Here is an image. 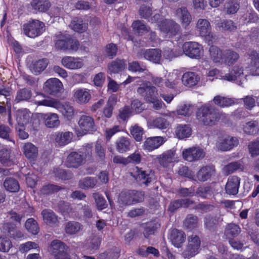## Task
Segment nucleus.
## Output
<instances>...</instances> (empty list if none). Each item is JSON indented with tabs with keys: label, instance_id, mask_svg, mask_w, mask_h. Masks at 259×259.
I'll list each match as a JSON object with an SVG mask.
<instances>
[{
	"label": "nucleus",
	"instance_id": "nucleus-1",
	"mask_svg": "<svg viewBox=\"0 0 259 259\" xmlns=\"http://www.w3.org/2000/svg\"><path fill=\"white\" fill-rule=\"evenodd\" d=\"M224 114H219L213 108L210 106H202L197 112V118L204 125L213 126L218 123L221 116Z\"/></svg>",
	"mask_w": 259,
	"mask_h": 259
},
{
	"label": "nucleus",
	"instance_id": "nucleus-2",
	"mask_svg": "<svg viewBox=\"0 0 259 259\" xmlns=\"http://www.w3.org/2000/svg\"><path fill=\"white\" fill-rule=\"evenodd\" d=\"M55 48L56 50L63 51H76L79 45L76 39L70 35L60 33L55 36Z\"/></svg>",
	"mask_w": 259,
	"mask_h": 259
},
{
	"label": "nucleus",
	"instance_id": "nucleus-3",
	"mask_svg": "<svg viewBox=\"0 0 259 259\" xmlns=\"http://www.w3.org/2000/svg\"><path fill=\"white\" fill-rule=\"evenodd\" d=\"M68 250L67 246L59 240L52 241L49 248L50 252L55 259H70Z\"/></svg>",
	"mask_w": 259,
	"mask_h": 259
},
{
	"label": "nucleus",
	"instance_id": "nucleus-4",
	"mask_svg": "<svg viewBox=\"0 0 259 259\" xmlns=\"http://www.w3.org/2000/svg\"><path fill=\"white\" fill-rule=\"evenodd\" d=\"M24 34L27 36L34 38L41 34L45 30L43 22L37 20H33L23 26Z\"/></svg>",
	"mask_w": 259,
	"mask_h": 259
},
{
	"label": "nucleus",
	"instance_id": "nucleus-5",
	"mask_svg": "<svg viewBox=\"0 0 259 259\" xmlns=\"http://www.w3.org/2000/svg\"><path fill=\"white\" fill-rule=\"evenodd\" d=\"M201 241L197 235H192L188 238V243L183 251L182 255L185 258H190L199 252Z\"/></svg>",
	"mask_w": 259,
	"mask_h": 259
},
{
	"label": "nucleus",
	"instance_id": "nucleus-6",
	"mask_svg": "<svg viewBox=\"0 0 259 259\" xmlns=\"http://www.w3.org/2000/svg\"><path fill=\"white\" fill-rule=\"evenodd\" d=\"M78 124L83 134L93 133L97 129L94 118L90 115H81Z\"/></svg>",
	"mask_w": 259,
	"mask_h": 259
},
{
	"label": "nucleus",
	"instance_id": "nucleus-7",
	"mask_svg": "<svg viewBox=\"0 0 259 259\" xmlns=\"http://www.w3.org/2000/svg\"><path fill=\"white\" fill-rule=\"evenodd\" d=\"M160 29L169 36H174L180 33L181 27L175 21L165 19L161 21Z\"/></svg>",
	"mask_w": 259,
	"mask_h": 259
},
{
	"label": "nucleus",
	"instance_id": "nucleus-8",
	"mask_svg": "<svg viewBox=\"0 0 259 259\" xmlns=\"http://www.w3.org/2000/svg\"><path fill=\"white\" fill-rule=\"evenodd\" d=\"M84 163V155L79 151L71 152L65 161V165L69 168H78Z\"/></svg>",
	"mask_w": 259,
	"mask_h": 259
},
{
	"label": "nucleus",
	"instance_id": "nucleus-9",
	"mask_svg": "<svg viewBox=\"0 0 259 259\" xmlns=\"http://www.w3.org/2000/svg\"><path fill=\"white\" fill-rule=\"evenodd\" d=\"M182 154L183 158L190 162L198 160L205 156L204 150L198 147H192L184 149Z\"/></svg>",
	"mask_w": 259,
	"mask_h": 259
},
{
	"label": "nucleus",
	"instance_id": "nucleus-10",
	"mask_svg": "<svg viewBox=\"0 0 259 259\" xmlns=\"http://www.w3.org/2000/svg\"><path fill=\"white\" fill-rule=\"evenodd\" d=\"M184 53L190 58L199 59L200 57L202 48L197 42L188 41L183 45Z\"/></svg>",
	"mask_w": 259,
	"mask_h": 259
},
{
	"label": "nucleus",
	"instance_id": "nucleus-11",
	"mask_svg": "<svg viewBox=\"0 0 259 259\" xmlns=\"http://www.w3.org/2000/svg\"><path fill=\"white\" fill-rule=\"evenodd\" d=\"M223 221L221 215H207L204 218V228L210 232H215L218 227Z\"/></svg>",
	"mask_w": 259,
	"mask_h": 259
},
{
	"label": "nucleus",
	"instance_id": "nucleus-12",
	"mask_svg": "<svg viewBox=\"0 0 259 259\" xmlns=\"http://www.w3.org/2000/svg\"><path fill=\"white\" fill-rule=\"evenodd\" d=\"M137 93L144 97L145 101L149 103L156 98L157 89L154 86L143 84L137 89Z\"/></svg>",
	"mask_w": 259,
	"mask_h": 259
},
{
	"label": "nucleus",
	"instance_id": "nucleus-13",
	"mask_svg": "<svg viewBox=\"0 0 259 259\" xmlns=\"http://www.w3.org/2000/svg\"><path fill=\"white\" fill-rule=\"evenodd\" d=\"M139 15L141 18L147 20L149 22L157 23L161 21V16L158 13H153L150 7L142 5L139 11Z\"/></svg>",
	"mask_w": 259,
	"mask_h": 259
},
{
	"label": "nucleus",
	"instance_id": "nucleus-14",
	"mask_svg": "<svg viewBox=\"0 0 259 259\" xmlns=\"http://www.w3.org/2000/svg\"><path fill=\"white\" fill-rule=\"evenodd\" d=\"M62 83L57 78H53L48 79L44 84V89L46 93L55 95L60 92L62 89Z\"/></svg>",
	"mask_w": 259,
	"mask_h": 259
},
{
	"label": "nucleus",
	"instance_id": "nucleus-15",
	"mask_svg": "<svg viewBox=\"0 0 259 259\" xmlns=\"http://www.w3.org/2000/svg\"><path fill=\"white\" fill-rule=\"evenodd\" d=\"M136 174L135 177L137 181L141 185L148 186L152 181L154 177V172L151 170H144L138 167H136Z\"/></svg>",
	"mask_w": 259,
	"mask_h": 259
},
{
	"label": "nucleus",
	"instance_id": "nucleus-16",
	"mask_svg": "<svg viewBox=\"0 0 259 259\" xmlns=\"http://www.w3.org/2000/svg\"><path fill=\"white\" fill-rule=\"evenodd\" d=\"M166 141L165 138L161 136L150 137L144 142L143 146L145 149L152 151L159 148Z\"/></svg>",
	"mask_w": 259,
	"mask_h": 259
},
{
	"label": "nucleus",
	"instance_id": "nucleus-17",
	"mask_svg": "<svg viewBox=\"0 0 259 259\" xmlns=\"http://www.w3.org/2000/svg\"><path fill=\"white\" fill-rule=\"evenodd\" d=\"M175 15L180 19L181 23L185 28H186L192 21L191 15L185 7L177 9L176 10Z\"/></svg>",
	"mask_w": 259,
	"mask_h": 259
},
{
	"label": "nucleus",
	"instance_id": "nucleus-18",
	"mask_svg": "<svg viewBox=\"0 0 259 259\" xmlns=\"http://www.w3.org/2000/svg\"><path fill=\"white\" fill-rule=\"evenodd\" d=\"M238 144V140L235 137L226 136L224 137L217 145L219 150L223 151L230 150Z\"/></svg>",
	"mask_w": 259,
	"mask_h": 259
},
{
	"label": "nucleus",
	"instance_id": "nucleus-19",
	"mask_svg": "<svg viewBox=\"0 0 259 259\" xmlns=\"http://www.w3.org/2000/svg\"><path fill=\"white\" fill-rule=\"evenodd\" d=\"M176 151L170 149L164 152L157 157L159 164L163 167H167L170 163L176 161Z\"/></svg>",
	"mask_w": 259,
	"mask_h": 259
},
{
	"label": "nucleus",
	"instance_id": "nucleus-20",
	"mask_svg": "<svg viewBox=\"0 0 259 259\" xmlns=\"http://www.w3.org/2000/svg\"><path fill=\"white\" fill-rule=\"evenodd\" d=\"M196 28L200 36L204 37L212 36V34H211L210 24L207 20L199 19L198 20Z\"/></svg>",
	"mask_w": 259,
	"mask_h": 259
},
{
	"label": "nucleus",
	"instance_id": "nucleus-21",
	"mask_svg": "<svg viewBox=\"0 0 259 259\" xmlns=\"http://www.w3.org/2000/svg\"><path fill=\"white\" fill-rule=\"evenodd\" d=\"M170 240L172 244L177 247H181L186 240V234L182 230L174 229L170 233Z\"/></svg>",
	"mask_w": 259,
	"mask_h": 259
},
{
	"label": "nucleus",
	"instance_id": "nucleus-22",
	"mask_svg": "<svg viewBox=\"0 0 259 259\" xmlns=\"http://www.w3.org/2000/svg\"><path fill=\"white\" fill-rule=\"evenodd\" d=\"M74 101L79 104H85L91 99L90 91L86 89H81L76 90L74 94Z\"/></svg>",
	"mask_w": 259,
	"mask_h": 259
},
{
	"label": "nucleus",
	"instance_id": "nucleus-23",
	"mask_svg": "<svg viewBox=\"0 0 259 259\" xmlns=\"http://www.w3.org/2000/svg\"><path fill=\"white\" fill-rule=\"evenodd\" d=\"M240 179L237 176H232L228 179L226 185V193L230 195H236L238 192Z\"/></svg>",
	"mask_w": 259,
	"mask_h": 259
},
{
	"label": "nucleus",
	"instance_id": "nucleus-24",
	"mask_svg": "<svg viewBox=\"0 0 259 259\" xmlns=\"http://www.w3.org/2000/svg\"><path fill=\"white\" fill-rule=\"evenodd\" d=\"M73 137L70 132H59L55 134V141L60 146H64L70 143Z\"/></svg>",
	"mask_w": 259,
	"mask_h": 259
},
{
	"label": "nucleus",
	"instance_id": "nucleus-25",
	"mask_svg": "<svg viewBox=\"0 0 259 259\" xmlns=\"http://www.w3.org/2000/svg\"><path fill=\"white\" fill-rule=\"evenodd\" d=\"M200 80L199 75L195 72H187L182 77L183 83L187 87H191L196 85Z\"/></svg>",
	"mask_w": 259,
	"mask_h": 259
},
{
	"label": "nucleus",
	"instance_id": "nucleus-26",
	"mask_svg": "<svg viewBox=\"0 0 259 259\" xmlns=\"http://www.w3.org/2000/svg\"><path fill=\"white\" fill-rule=\"evenodd\" d=\"M62 64L65 67L70 69L80 68L83 66V62L77 58L66 56L62 59Z\"/></svg>",
	"mask_w": 259,
	"mask_h": 259
},
{
	"label": "nucleus",
	"instance_id": "nucleus-27",
	"mask_svg": "<svg viewBox=\"0 0 259 259\" xmlns=\"http://www.w3.org/2000/svg\"><path fill=\"white\" fill-rule=\"evenodd\" d=\"M239 58V54L232 49L224 50L223 63L231 66L236 62Z\"/></svg>",
	"mask_w": 259,
	"mask_h": 259
},
{
	"label": "nucleus",
	"instance_id": "nucleus-28",
	"mask_svg": "<svg viewBox=\"0 0 259 259\" xmlns=\"http://www.w3.org/2000/svg\"><path fill=\"white\" fill-rule=\"evenodd\" d=\"M215 169L214 167L205 166L202 167L197 173L198 180L201 182L208 180L214 174Z\"/></svg>",
	"mask_w": 259,
	"mask_h": 259
},
{
	"label": "nucleus",
	"instance_id": "nucleus-29",
	"mask_svg": "<svg viewBox=\"0 0 259 259\" xmlns=\"http://www.w3.org/2000/svg\"><path fill=\"white\" fill-rule=\"evenodd\" d=\"M243 75V69L242 67L239 65H235L233 67L229 73L223 76L222 78L228 81H234Z\"/></svg>",
	"mask_w": 259,
	"mask_h": 259
},
{
	"label": "nucleus",
	"instance_id": "nucleus-30",
	"mask_svg": "<svg viewBox=\"0 0 259 259\" xmlns=\"http://www.w3.org/2000/svg\"><path fill=\"white\" fill-rule=\"evenodd\" d=\"M144 58L156 64L160 62L161 58V51L159 49H149L143 54Z\"/></svg>",
	"mask_w": 259,
	"mask_h": 259
},
{
	"label": "nucleus",
	"instance_id": "nucleus-31",
	"mask_svg": "<svg viewBox=\"0 0 259 259\" xmlns=\"http://www.w3.org/2000/svg\"><path fill=\"white\" fill-rule=\"evenodd\" d=\"M213 101L216 105L221 108L229 107L234 105L236 103L235 99L221 96L214 97Z\"/></svg>",
	"mask_w": 259,
	"mask_h": 259
},
{
	"label": "nucleus",
	"instance_id": "nucleus-32",
	"mask_svg": "<svg viewBox=\"0 0 259 259\" xmlns=\"http://www.w3.org/2000/svg\"><path fill=\"white\" fill-rule=\"evenodd\" d=\"M32 91L27 88H23L17 91L15 98V102L17 103L22 102H28L31 98Z\"/></svg>",
	"mask_w": 259,
	"mask_h": 259
},
{
	"label": "nucleus",
	"instance_id": "nucleus-33",
	"mask_svg": "<svg viewBox=\"0 0 259 259\" xmlns=\"http://www.w3.org/2000/svg\"><path fill=\"white\" fill-rule=\"evenodd\" d=\"M116 150L120 153H124L130 149L131 142L127 137H121L115 142Z\"/></svg>",
	"mask_w": 259,
	"mask_h": 259
},
{
	"label": "nucleus",
	"instance_id": "nucleus-34",
	"mask_svg": "<svg viewBox=\"0 0 259 259\" xmlns=\"http://www.w3.org/2000/svg\"><path fill=\"white\" fill-rule=\"evenodd\" d=\"M175 133L178 138L182 140L191 135L192 130L189 125L179 124L176 128Z\"/></svg>",
	"mask_w": 259,
	"mask_h": 259
},
{
	"label": "nucleus",
	"instance_id": "nucleus-35",
	"mask_svg": "<svg viewBox=\"0 0 259 259\" xmlns=\"http://www.w3.org/2000/svg\"><path fill=\"white\" fill-rule=\"evenodd\" d=\"M83 229V226L76 221H69L65 225V232L69 235H74Z\"/></svg>",
	"mask_w": 259,
	"mask_h": 259
},
{
	"label": "nucleus",
	"instance_id": "nucleus-36",
	"mask_svg": "<svg viewBox=\"0 0 259 259\" xmlns=\"http://www.w3.org/2000/svg\"><path fill=\"white\" fill-rule=\"evenodd\" d=\"M209 57L215 63H223L224 51H222L216 46H211L209 48Z\"/></svg>",
	"mask_w": 259,
	"mask_h": 259
},
{
	"label": "nucleus",
	"instance_id": "nucleus-37",
	"mask_svg": "<svg viewBox=\"0 0 259 259\" xmlns=\"http://www.w3.org/2000/svg\"><path fill=\"white\" fill-rule=\"evenodd\" d=\"M4 229L8 231V235L14 239H21L24 237L23 233L17 229L16 226L12 224L7 223L4 226Z\"/></svg>",
	"mask_w": 259,
	"mask_h": 259
},
{
	"label": "nucleus",
	"instance_id": "nucleus-38",
	"mask_svg": "<svg viewBox=\"0 0 259 259\" xmlns=\"http://www.w3.org/2000/svg\"><path fill=\"white\" fill-rule=\"evenodd\" d=\"M56 109L59 110L62 115L68 120H71L74 116V108L69 104L65 103L63 105L58 102Z\"/></svg>",
	"mask_w": 259,
	"mask_h": 259
},
{
	"label": "nucleus",
	"instance_id": "nucleus-39",
	"mask_svg": "<svg viewBox=\"0 0 259 259\" xmlns=\"http://www.w3.org/2000/svg\"><path fill=\"white\" fill-rule=\"evenodd\" d=\"M48 63L49 61L47 59H39L32 63L30 69L34 74H39L46 68Z\"/></svg>",
	"mask_w": 259,
	"mask_h": 259
},
{
	"label": "nucleus",
	"instance_id": "nucleus-40",
	"mask_svg": "<svg viewBox=\"0 0 259 259\" xmlns=\"http://www.w3.org/2000/svg\"><path fill=\"white\" fill-rule=\"evenodd\" d=\"M42 117L45 121V124L48 127H54L60 124L58 116L56 113L44 114Z\"/></svg>",
	"mask_w": 259,
	"mask_h": 259
},
{
	"label": "nucleus",
	"instance_id": "nucleus-41",
	"mask_svg": "<svg viewBox=\"0 0 259 259\" xmlns=\"http://www.w3.org/2000/svg\"><path fill=\"white\" fill-rule=\"evenodd\" d=\"M0 162L6 166H11L14 162V157L11 155V150L3 149L0 150Z\"/></svg>",
	"mask_w": 259,
	"mask_h": 259
},
{
	"label": "nucleus",
	"instance_id": "nucleus-42",
	"mask_svg": "<svg viewBox=\"0 0 259 259\" xmlns=\"http://www.w3.org/2000/svg\"><path fill=\"white\" fill-rule=\"evenodd\" d=\"M31 6L35 11L45 12L49 10L51 4L48 0H32Z\"/></svg>",
	"mask_w": 259,
	"mask_h": 259
},
{
	"label": "nucleus",
	"instance_id": "nucleus-43",
	"mask_svg": "<svg viewBox=\"0 0 259 259\" xmlns=\"http://www.w3.org/2000/svg\"><path fill=\"white\" fill-rule=\"evenodd\" d=\"M44 221L49 224H55L58 222V217L51 209H45L41 213Z\"/></svg>",
	"mask_w": 259,
	"mask_h": 259
},
{
	"label": "nucleus",
	"instance_id": "nucleus-44",
	"mask_svg": "<svg viewBox=\"0 0 259 259\" xmlns=\"http://www.w3.org/2000/svg\"><path fill=\"white\" fill-rule=\"evenodd\" d=\"M125 67V63L123 60L116 59L108 65V69L111 73H117L122 71Z\"/></svg>",
	"mask_w": 259,
	"mask_h": 259
},
{
	"label": "nucleus",
	"instance_id": "nucleus-45",
	"mask_svg": "<svg viewBox=\"0 0 259 259\" xmlns=\"http://www.w3.org/2000/svg\"><path fill=\"white\" fill-rule=\"evenodd\" d=\"M23 151L25 156L29 159L35 158L38 154L37 147L31 143L25 144Z\"/></svg>",
	"mask_w": 259,
	"mask_h": 259
},
{
	"label": "nucleus",
	"instance_id": "nucleus-46",
	"mask_svg": "<svg viewBox=\"0 0 259 259\" xmlns=\"http://www.w3.org/2000/svg\"><path fill=\"white\" fill-rule=\"evenodd\" d=\"M198 222V217L194 214H190L187 215L183 222L184 228L193 230L197 227Z\"/></svg>",
	"mask_w": 259,
	"mask_h": 259
},
{
	"label": "nucleus",
	"instance_id": "nucleus-47",
	"mask_svg": "<svg viewBox=\"0 0 259 259\" xmlns=\"http://www.w3.org/2000/svg\"><path fill=\"white\" fill-rule=\"evenodd\" d=\"M5 189L10 192H18L20 189L18 182L15 179L9 178L4 182Z\"/></svg>",
	"mask_w": 259,
	"mask_h": 259
},
{
	"label": "nucleus",
	"instance_id": "nucleus-48",
	"mask_svg": "<svg viewBox=\"0 0 259 259\" xmlns=\"http://www.w3.org/2000/svg\"><path fill=\"white\" fill-rule=\"evenodd\" d=\"M216 26L220 30L222 29L224 31H234L237 28L236 25L231 20H225L218 22L216 24Z\"/></svg>",
	"mask_w": 259,
	"mask_h": 259
},
{
	"label": "nucleus",
	"instance_id": "nucleus-49",
	"mask_svg": "<svg viewBox=\"0 0 259 259\" xmlns=\"http://www.w3.org/2000/svg\"><path fill=\"white\" fill-rule=\"evenodd\" d=\"M70 26L75 31L82 33L87 29L88 24L81 19H76L71 21Z\"/></svg>",
	"mask_w": 259,
	"mask_h": 259
},
{
	"label": "nucleus",
	"instance_id": "nucleus-50",
	"mask_svg": "<svg viewBox=\"0 0 259 259\" xmlns=\"http://www.w3.org/2000/svg\"><path fill=\"white\" fill-rule=\"evenodd\" d=\"M130 133L136 141L141 142L143 140V136L144 134V131L141 126L138 124H135L131 127Z\"/></svg>",
	"mask_w": 259,
	"mask_h": 259
},
{
	"label": "nucleus",
	"instance_id": "nucleus-51",
	"mask_svg": "<svg viewBox=\"0 0 259 259\" xmlns=\"http://www.w3.org/2000/svg\"><path fill=\"white\" fill-rule=\"evenodd\" d=\"M25 227L30 233L37 234L39 230L37 222L33 218L28 219L25 222Z\"/></svg>",
	"mask_w": 259,
	"mask_h": 259
},
{
	"label": "nucleus",
	"instance_id": "nucleus-52",
	"mask_svg": "<svg viewBox=\"0 0 259 259\" xmlns=\"http://www.w3.org/2000/svg\"><path fill=\"white\" fill-rule=\"evenodd\" d=\"M134 31L138 35H142L148 32L149 28L141 20L134 21L132 24Z\"/></svg>",
	"mask_w": 259,
	"mask_h": 259
},
{
	"label": "nucleus",
	"instance_id": "nucleus-53",
	"mask_svg": "<svg viewBox=\"0 0 259 259\" xmlns=\"http://www.w3.org/2000/svg\"><path fill=\"white\" fill-rule=\"evenodd\" d=\"M241 232L240 227L234 224L230 223L226 226L225 230V233L229 237L237 236Z\"/></svg>",
	"mask_w": 259,
	"mask_h": 259
},
{
	"label": "nucleus",
	"instance_id": "nucleus-54",
	"mask_svg": "<svg viewBox=\"0 0 259 259\" xmlns=\"http://www.w3.org/2000/svg\"><path fill=\"white\" fill-rule=\"evenodd\" d=\"M244 132L248 135H255L257 133L259 127L256 121H250L246 123L243 127Z\"/></svg>",
	"mask_w": 259,
	"mask_h": 259
},
{
	"label": "nucleus",
	"instance_id": "nucleus-55",
	"mask_svg": "<svg viewBox=\"0 0 259 259\" xmlns=\"http://www.w3.org/2000/svg\"><path fill=\"white\" fill-rule=\"evenodd\" d=\"M132 193L131 191L127 192H122L118 198V202L120 205H131L133 202Z\"/></svg>",
	"mask_w": 259,
	"mask_h": 259
},
{
	"label": "nucleus",
	"instance_id": "nucleus-56",
	"mask_svg": "<svg viewBox=\"0 0 259 259\" xmlns=\"http://www.w3.org/2000/svg\"><path fill=\"white\" fill-rule=\"evenodd\" d=\"M169 125V121L167 119L161 117L155 118L151 123L152 126L160 130L166 129Z\"/></svg>",
	"mask_w": 259,
	"mask_h": 259
},
{
	"label": "nucleus",
	"instance_id": "nucleus-57",
	"mask_svg": "<svg viewBox=\"0 0 259 259\" xmlns=\"http://www.w3.org/2000/svg\"><path fill=\"white\" fill-rule=\"evenodd\" d=\"M97 184L96 180L92 177H87L79 181V187L83 189L93 188Z\"/></svg>",
	"mask_w": 259,
	"mask_h": 259
},
{
	"label": "nucleus",
	"instance_id": "nucleus-58",
	"mask_svg": "<svg viewBox=\"0 0 259 259\" xmlns=\"http://www.w3.org/2000/svg\"><path fill=\"white\" fill-rule=\"evenodd\" d=\"M61 188L54 184H48L44 185L40 189V193L42 195H50L58 192Z\"/></svg>",
	"mask_w": 259,
	"mask_h": 259
},
{
	"label": "nucleus",
	"instance_id": "nucleus-59",
	"mask_svg": "<svg viewBox=\"0 0 259 259\" xmlns=\"http://www.w3.org/2000/svg\"><path fill=\"white\" fill-rule=\"evenodd\" d=\"M34 103L37 106H45L56 108V107H57L58 101L54 99L47 98L42 100H36Z\"/></svg>",
	"mask_w": 259,
	"mask_h": 259
},
{
	"label": "nucleus",
	"instance_id": "nucleus-60",
	"mask_svg": "<svg viewBox=\"0 0 259 259\" xmlns=\"http://www.w3.org/2000/svg\"><path fill=\"white\" fill-rule=\"evenodd\" d=\"M228 14H234L239 8V4L237 0H229L225 5Z\"/></svg>",
	"mask_w": 259,
	"mask_h": 259
},
{
	"label": "nucleus",
	"instance_id": "nucleus-61",
	"mask_svg": "<svg viewBox=\"0 0 259 259\" xmlns=\"http://www.w3.org/2000/svg\"><path fill=\"white\" fill-rule=\"evenodd\" d=\"M105 149L102 145L97 142L95 145V152L96 156L99 161H103L105 158Z\"/></svg>",
	"mask_w": 259,
	"mask_h": 259
},
{
	"label": "nucleus",
	"instance_id": "nucleus-62",
	"mask_svg": "<svg viewBox=\"0 0 259 259\" xmlns=\"http://www.w3.org/2000/svg\"><path fill=\"white\" fill-rule=\"evenodd\" d=\"M158 226L159 225L154 223H147L143 231L145 237L147 238L150 235L154 234Z\"/></svg>",
	"mask_w": 259,
	"mask_h": 259
},
{
	"label": "nucleus",
	"instance_id": "nucleus-63",
	"mask_svg": "<svg viewBox=\"0 0 259 259\" xmlns=\"http://www.w3.org/2000/svg\"><path fill=\"white\" fill-rule=\"evenodd\" d=\"M93 197L95 200L97 208L99 210H102L107 206L106 200L98 193L93 194Z\"/></svg>",
	"mask_w": 259,
	"mask_h": 259
},
{
	"label": "nucleus",
	"instance_id": "nucleus-64",
	"mask_svg": "<svg viewBox=\"0 0 259 259\" xmlns=\"http://www.w3.org/2000/svg\"><path fill=\"white\" fill-rule=\"evenodd\" d=\"M12 247V243L6 237H0V251L8 252Z\"/></svg>",
	"mask_w": 259,
	"mask_h": 259
}]
</instances>
